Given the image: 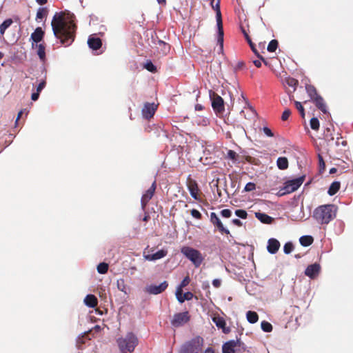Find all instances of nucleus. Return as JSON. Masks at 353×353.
Wrapping results in <instances>:
<instances>
[{
    "mask_svg": "<svg viewBox=\"0 0 353 353\" xmlns=\"http://www.w3.org/2000/svg\"><path fill=\"white\" fill-rule=\"evenodd\" d=\"M75 16L69 12L56 13L51 22L53 33L65 47L70 46L76 37Z\"/></svg>",
    "mask_w": 353,
    "mask_h": 353,
    "instance_id": "nucleus-1",
    "label": "nucleus"
},
{
    "mask_svg": "<svg viewBox=\"0 0 353 353\" xmlns=\"http://www.w3.org/2000/svg\"><path fill=\"white\" fill-rule=\"evenodd\" d=\"M337 207L333 204L322 205L313 212V218L320 224H328L336 217Z\"/></svg>",
    "mask_w": 353,
    "mask_h": 353,
    "instance_id": "nucleus-2",
    "label": "nucleus"
},
{
    "mask_svg": "<svg viewBox=\"0 0 353 353\" xmlns=\"http://www.w3.org/2000/svg\"><path fill=\"white\" fill-rule=\"evenodd\" d=\"M117 343L122 353L132 352L138 344V339L134 334L130 332L125 338L118 339Z\"/></svg>",
    "mask_w": 353,
    "mask_h": 353,
    "instance_id": "nucleus-3",
    "label": "nucleus"
},
{
    "mask_svg": "<svg viewBox=\"0 0 353 353\" xmlns=\"http://www.w3.org/2000/svg\"><path fill=\"white\" fill-rule=\"evenodd\" d=\"M223 353H252L250 349L239 339L230 340L222 346Z\"/></svg>",
    "mask_w": 353,
    "mask_h": 353,
    "instance_id": "nucleus-4",
    "label": "nucleus"
},
{
    "mask_svg": "<svg viewBox=\"0 0 353 353\" xmlns=\"http://www.w3.org/2000/svg\"><path fill=\"white\" fill-rule=\"evenodd\" d=\"M203 345V339L196 336L182 345L179 353H201Z\"/></svg>",
    "mask_w": 353,
    "mask_h": 353,
    "instance_id": "nucleus-5",
    "label": "nucleus"
},
{
    "mask_svg": "<svg viewBox=\"0 0 353 353\" xmlns=\"http://www.w3.org/2000/svg\"><path fill=\"white\" fill-rule=\"evenodd\" d=\"M305 176H302L285 181L283 184V186L276 193V195L279 196H282L296 191L303 184Z\"/></svg>",
    "mask_w": 353,
    "mask_h": 353,
    "instance_id": "nucleus-6",
    "label": "nucleus"
},
{
    "mask_svg": "<svg viewBox=\"0 0 353 353\" xmlns=\"http://www.w3.org/2000/svg\"><path fill=\"white\" fill-rule=\"evenodd\" d=\"M220 2L221 0H212L211 6L212 8L216 11V25L218 28V43H219L221 47L223 48V28L221 12L220 9Z\"/></svg>",
    "mask_w": 353,
    "mask_h": 353,
    "instance_id": "nucleus-7",
    "label": "nucleus"
},
{
    "mask_svg": "<svg viewBox=\"0 0 353 353\" xmlns=\"http://www.w3.org/2000/svg\"><path fill=\"white\" fill-rule=\"evenodd\" d=\"M181 252L187 259L192 261L196 268L199 267L203 261L201 253L192 248L184 246L181 248Z\"/></svg>",
    "mask_w": 353,
    "mask_h": 353,
    "instance_id": "nucleus-8",
    "label": "nucleus"
},
{
    "mask_svg": "<svg viewBox=\"0 0 353 353\" xmlns=\"http://www.w3.org/2000/svg\"><path fill=\"white\" fill-rule=\"evenodd\" d=\"M212 106L216 113H223L225 111L223 99L216 93L214 92L211 95Z\"/></svg>",
    "mask_w": 353,
    "mask_h": 353,
    "instance_id": "nucleus-9",
    "label": "nucleus"
},
{
    "mask_svg": "<svg viewBox=\"0 0 353 353\" xmlns=\"http://www.w3.org/2000/svg\"><path fill=\"white\" fill-rule=\"evenodd\" d=\"M190 320V316L188 312L176 313L174 315L173 319L171 321V324L174 327H179Z\"/></svg>",
    "mask_w": 353,
    "mask_h": 353,
    "instance_id": "nucleus-10",
    "label": "nucleus"
},
{
    "mask_svg": "<svg viewBox=\"0 0 353 353\" xmlns=\"http://www.w3.org/2000/svg\"><path fill=\"white\" fill-rule=\"evenodd\" d=\"M168 286V283L165 281L158 285L152 284L146 286L145 291L150 294H159L164 292Z\"/></svg>",
    "mask_w": 353,
    "mask_h": 353,
    "instance_id": "nucleus-11",
    "label": "nucleus"
},
{
    "mask_svg": "<svg viewBox=\"0 0 353 353\" xmlns=\"http://www.w3.org/2000/svg\"><path fill=\"white\" fill-rule=\"evenodd\" d=\"M156 181H154L150 188L143 194L141 197V206L142 208H145L146 205H148L150 200L154 196L155 190H156Z\"/></svg>",
    "mask_w": 353,
    "mask_h": 353,
    "instance_id": "nucleus-12",
    "label": "nucleus"
},
{
    "mask_svg": "<svg viewBox=\"0 0 353 353\" xmlns=\"http://www.w3.org/2000/svg\"><path fill=\"white\" fill-rule=\"evenodd\" d=\"M157 106L154 103H145L142 109V115L146 119L153 117Z\"/></svg>",
    "mask_w": 353,
    "mask_h": 353,
    "instance_id": "nucleus-13",
    "label": "nucleus"
},
{
    "mask_svg": "<svg viewBox=\"0 0 353 353\" xmlns=\"http://www.w3.org/2000/svg\"><path fill=\"white\" fill-rule=\"evenodd\" d=\"M188 189L190 195L196 200L199 199V189L198 184L194 179H191L190 176L187 179Z\"/></svg>",
    "mask_w": 353,
    "mask_h": 353,
    "instance_id": "nucleus-14",
    "label": "nucleus"
},
{
    "mask_svg": "<svg viewBox=\"0 0 353 353\" xmlns=\"http://www.w3.org/2000/svg\"><path fill=\"white\" fill-rule=\"evenodd\" d=\"M45 32L41 27L37 28L31 34L30 39L32 41V48H34V45L40 43L43 37Z\"/></svg>",
    "mask_w": 353,
    "mask_h": 353,
    "instance_id": "nucleus-15",
    "label": "nucleus"
},
{
    "mask_svg": "<svg viewBox=\"0 0 353 353\" xmlns=\"http://www.w3.org/2000/svg\"><path fill=\"white\" fill-rule=\"evenodd\" d=\"M212 321L218 328L222 330L223 333L228 334L230 332V328L226 326L225 321L222 316L215 315L212 317Z\"/></svg>",
    "mask_w": 353,
    "mask_h": 353,
    "instance_id": "nucleus-16",
    "label": "nucleus"
},
{
    "mask_svg": "<svg viewBox=\"0 0 353 353\" xmlns=\"http://www.w3.org/2000/svg\"><path fill=\"white\" fill-rule=\"evenodd\" d=\"M210 221L214 225H215L218 230L221 232L226 234H230V231L225 228L222 222L220 221L219 218L217 216L215 212H211L210 214Z\"/></svg>",
    "mask_w": 353,
    "mask_h": 353,
    "instance_id": "nucleus-17",
    "label": "nucleus"
},
{
    "mask_svg": "<svg viewBox=\"0 0 353 353\" xmlns=\"http://www.w3.org/2000/svg\"><path fill=\"white\" fill-rule=\"evenodd\" d=\"M321 270V266L318 263H314L307 267L305 274L311 279L315 278Z\"/></svg>",
    "mask_w": 353,
    "mask_h": 353,
    "instance_id": "nucleus-18",
    "label": "nucleus"
},
{
    "mask_svg": "<svg viewBox=\"0 0 353 353\" xmlns=\"http://www.w3.org/2000/svg\"><path fill=\"white\" fill-rule=\"evenodd\" d=\"M279 241L274 238L270 239L268 241L267 250L270 254H275L280 248Z\"/></svg>",
    "mask_w": 353,
    "mask_h": 353,
    "instance_id": "nucleus-19",
    "label": "nucleus"
},
{
    "mask_svg": "<svg viewBox=\"0 0 353 353\" xmlns=\"http://www.w3.org/2000/svg\"><path fill=\"white\" fill-rule=\"evenodd\" d=\"M312 102L315 104L316 107L320 110L323 113L327 114V106L324 101L323 98L321 96H318L312 100Z\"/></svg>",
    "mask_w": 353,
    "mask_h": 353,
    "instance_id": "nucleus-20",
    "label": "nucleus"
},
{
    "mask_svg": "<svg viewBox=\"0 0 353 353\" xmlns=\"http://www.w3.org/2000/svg\"><path fill=\"white\" fill-rule=\"evenodd\" d=\"M168 254L165 250H161L152 254L144 255V258L148 261H156L165 257Z\"/></svg>",
    "mask_w": 353,
    "mask_h": 353,
    "instance_id": "nucleus-21",
    "label": "nucleus"
},
{
    "mask_svg": "<svg viewBox=\"0 0 353 353\" xmlns=\"http://www.w3.org/2000/svg\"><path fill=\"white\" fill-rule=\"evenodd\" d=\"M89 47L94 50H99L102 46L101 39L99 37H89L88 40Z\"/></svg>",
    "mask_w": 353,
    "mask_h": 353,
    "instance_id": "nucleus-22",
    "label": "nucleus"
},
{
    "mask_svg": "<svg viewBox=\"0 0 353 353\" xmlns=\"http://www.w3.org/2000/svg\"><path fill=\"white\" fill-rule=\"evenodd\" d=\"M176 297L178 301L181 303H183L185 301L192 300L194 297V294L190 292H187L185 293H183V290L180 292V294H178V291H176Z\"/></svg>",
    "mask_w": 353,
    "mask_h": 353,
    "instance_id": "nucleus-23",
    "label": "nucleus"
},
{
    "mask_svg": "<svg viewBox=\"0 0 353 353\" xmlns=\"http://www.w3.org/2000/svg\"><path fill=\"white\" fill-rule=\"evenodd\" d=\"M255 216L263 223L271 224L274 221V219L272 217L265 213L256 212Z\"/></svg>",
    "mask_w": 353,
    "mask_h": 353,
    "instance_id": "nucleus-24",
    "label": "nucleus"
},
{
    "mask_svg": "<svg viewBox=\"0 0 353 353\" xmlns=\"http://www.w3.org/2000/svg\"><path fill=\"white\" fill-rule=\"evenodd\" d=\"M34 48L37 49V54L41 61L46 60V47L43 43L35 44Z\"/></svg>",
    "mask_w": 353,
    "mask_h": 353,
    "instance_id": "nucleus-25",
    "label": "nucleus"
},
{
    "mask_svg": "<svg viewBox=\"0 0 353 353\" xmlns=\"http://www.w3.org/2000/svg\"><path fill=\"white\" fill-rule=\"evenodd\" d=\"M84 302L86 305L90 307H94L98 304V300L97 297L93 294H88L85 296Z\"/></svg>",
    "mask_w": 353,
    "mask_h": 353,
    "instance_id": "nucleus-26",
    "label": "nucleus"
},
{
    "mask_svg": "<svg viewBox=\"0 0 353 353\" xmlns=\"http://www.w3.org/2000/svg\"><path fill=\"white\" fill-rule=\"evenodd\" d=\"M305 90L311 101L319 96V94L317 93L316 88L312 85H306Z\"/></svg>",
    "mask_w": 353,
    "mask_h": 353,
    "instance_id": "nucleus-27",
    "label": "nucleus"
},
{
    "mask_svg": "<svg viewBox=\"0 0 353 353\" xmlns=\"http://www.w3.org/2000/svg\"><path fill=\"white\" fill-rule=\"evenodd\" d=\"M276 165L280 170H286L288 168V160L286 157H279Z\"/></svg>",
    "mask_w": 353,
    "mask_h": 353,
    "instance_id": "nucleus-28",
    "label": "nucleus"
},
{
    "mask_svg": "<svg viewBox=\"0 0 353 353\" xmlns=\"http://www.w3.org/2000/svg\"><path fill=\"white\" fill-rule=\"evenodd\" d=\"M313 241H314L313 237L312 236H309V235L303 236L299 239V242H300L301 245L303 246H305V247L312 245Z\"/></svg>",
    "mask_w": 353,
    "mask_h": 353,
    "instance_id": "nucleus-29",
    "label": "nucleus"
},
{
    "mask_svg": "<svg viewBox=\"0 0 353 353\" xmlns=\"http://www.w3.org/2000/svg\"><path fill=\"white\" fill-rule=\"evenodd\" d=\"M339 189H340V182L334 181L333 183H331V185L328 189L327 193L330 196H333L339 190Z\"/></svg>",
    "mask_w": 353,
    "mask_h": 353,
    "instance_id": "nucleus-30",
    "label": "nucleus"
},
{
    "mask_svg": "<svg viewBox=\"0 0 353 353\" xmlns=\"http://www.w3.org/2000/svg\"><path fill=\"white\" fill-rule=\"evenodd\" d=\"M246 317L249 323H255L259 320V315L256 312L248 311L246 314Z\"/></svg>",
    "mask_w": 353,
    "mask_h": 353,
    "instance_id": "nucleus-31",
    "label": "nucleus"
},
{
    "mask_svg": "<svg viewBox=\"0 0 353 353\" xmlns=\"http://www.w3.org/2000/svg\"><path fill=\"white\" fill-rule=\"evenodd\" d=\"M12 22L11 19H8L0 25V34L1 35L4 34L6 30L11 26Z\"/></svg>",
    "mask_w": 353,
    "mask_h": 353,
    "instance_id": "nucleus-32",
    "label": "nucleus"
},
{
    "mask_svg": "<svg viewBox=\"0 0 353 353\" xmlns=\"http://www.w3.org/2000/svg\"><path fill=\"white\" fill-rule=\"evenodd\" d=\"M48 11L46 8H39L37 12L36 19H42L44 17H46L48 15Z\"/></svg>",
    "mask_w": 353,
    "mask_h": 353,
    "instance_id": "nucleus-33",
    "label": "nucleus"
},
{
    "mask_svg": "<svg viewBox=\"0 0 353 353\" xmlns=\"http://www.w3.org/2000/svg\"><path fill=\"white\" fill-rule=\"evenodd\" d=\"M190 282V279L189 276H186L183 281L181 282L180 285L177 287L176 290L178 291V294H180V292L183 290V288L186 287Z\"/></svg>",
    "mask_w": 353,
    "mask_h": 353,
    "instance_id": "nucleus-34",
    "label": "nucleus"
},
{
    "mask_svg": "<svg viewBox=\"0 0 353 353\" xmlns=\"http://www.w3.org/2000/svg\"><path fill=\"white\" fill-rule=\"evenodd\" d=\"M117 288L123 292L125 294H127V286L125 285V280L123 279H119L117 281Z\"/></svg>",
    "mask_w": 353,
    "mask_h": 353,
    "instance_id": "nucleus-35",
    "label": "nucleus"
},
{
    "mask_svg": "<svg viewBox=\"0 0 353 353\" xmlns=\"http://www.w3.org/2000/svg\"><path fill=\"white\" fill-rule=\"evenodd\" d=\"M108 264L106 263H100L98 265H97V272L99 273V274H105L107 273L108 270Z\"/></svg>",
    "mask_w": 353,
    "mask_h": 353,
    "instance_id": "nucleus-36",
    "label": "nucleus"
},
{
    "mask_svg": "<svg viewBox=\"0 0 353 353\" xmlns=\"http://www.w3.org/2000/svg\"><path fill=\"white\" fill-rule=\"evenodd\" d=\"M278 45H279L278 41L276 39H273L269 43L267 50L270 52H274L276 51V50L278 47Z\"/></svg>",
    "mask_w": 353,
    "mask_h": 353,
    "instance_id": "nucleus-37",
    "label": "nucleus"
},
{
    "mask_svg": "<svg viewBox=\"0 0 353 353\" xmlns=\"http://www.w3.org/2000/svg\"><path fill=\"white\" fill-rule=\"evenodd\" d=\"M285 83L289 85L290 87L294 88V90H296V86L299 84V81L297 79L292 78V77H288L285 79Z\"/></svg>",
    "mask_w": 353,
    "mask_h": 353,
    "instance_id": "nucleus-38",
    "label": "nucleus"
},
{
    "mask_svg": "<svg viewBox=\"0 0 353 353\" xmlns=\"http://www.w3.org/2000/svg\"><path fill=\"white\" fill-rule=\"evenodd\" d=\"M261 327L263 331L265 332H270L272 330V325L268 321H263L261 323Z\"/></svg>",
    "mask_w": 353,
    "mask_h": 353,
    "instance_id": "nucleus-39",
    "label": "nucleus"
},
{
    "mask_svg": "<svg viewBox=\"0 0 353 353\" xmlns=\"http://www.w3.org/2000/svg\"><path fill=\"white\" fill-rule=\"evenodd\" d=\"M310 127L314 130H318L319 129V121L317 118L314 117L312 118L310 120Z\"/></svg>",
    "mask_w": 353,
    "mask_h": 353,
    "instance_id": "nucleus-40",
    "label": "nucleus"
},
{
    "mask_svg": "<svg viewBox=\"0 0 353 353\" xmlns=\"http://www.w3.org/2000/svg\"><path fill=\"white\" fill-rule=\"evenodd\" d=\"M239 154L236 152L232 150H229L227 153V158L232 160L233 162H236L238 160Z\"/></svg>",
    "mask_w": 353,
    "mask_h": 353,
    "instance_id": "nucleus-41",
    "label": "nucleus"
},
{
    "mask_svg": "<svg viewBox=\"0 0 353 353\" xmlns=\"http://www.w3.org/2000/svg\"><path fill=\"white\" fill-rule=\"evenodd\" d=\"M294 105H295L296 108L299 112L301 117L304 118L305 117V109H304L302 103L301 102H299V101H294Z\"/></svg>",
    "mask_w": 353,
    "mask_h": 353,
    "instance_id": "nucleus-42",
    "label": "nucleus"
},
{
    "mask_svg": "<svg viewBox=\"0 0 353 353\" xmlns=\"http://www.w3.org/2000/svg\"><path fill=\"white\" fill-rule=\"evenodd\" d=\"M293 249L294 245L291 242H288L284 245L283 251L286 254H290L293 250Z\"/></svg>",
    "mask_w": 353,
    "mask_h": 353,
    "instance_id": "nucleus-43",
    "label": "nucleus"
},
{
    "mask_svg": "<svg viewBox=\"0 0 353 353\" xmlns=\"http://www.w3.org/2000/svg\"><path fill=\"white\" fill-rule=\"evenodd\" d=\"M318 159H319V172H322L323 171L325 170V163L323 157L319 154H318Z\"/></svg>",
    "mask_w": 353,
    "mask_h": 353,
    "instance_id": "nucleus-44",
    "label": "nucleus"
},
{
    "mask_svg": "<svg viewBox=\"0 0 353 353\" xmlns=\"http://www.w3.org/2000/svg\"><path fill=\"white\" fill-rule=\"evenodd\" d=\"M144 67L150 72H155L157 71L156 66L150 61H147Z\"/></svg>",
    "mask_w": 353,
    "mask_h": 353,
    "instance_id": "nucleus-45",
    "label": "nucleus"
},
{
    "mask_svg": "<svg viewBox=\"0 0 353 353\" xmlns=\"http://www.w3.org/2000/svg\"><path fill=\"white\" fill-rule=\"evenodd\" d=\"M252 52L255 54V55L259 58L261 60L263 61V62L264 63V64L265 65H268V62L267 61L263 58V57H262L259 51L256 50V47H255V45L252 46V47H250Z\"/></svg>",
    "mask_w": 353,
    "mask_h": 353,
    "instance_id": "nucleus-46",
    "label": "nucleus"
},
{
    "mask_svg": "<svg viewBox=\"0 0 353 353\" xmlns=\"http://www.w3.org/2000/svg\"><path fill=\"white\" fill-rule=\"evenodd\" d=\"M235 214L241 219H246L248 216V213L244 210H236L235 211Z\"/></svg>",
    "mask_w": 353,
    "mask_h": 353,
    "instance_id": "nucleus-47",
    "label": "nucleus"
},
{
    "mask_svg": "<svg viewBox=\"0 0 353 353\" xmlns=\"http://www.w3.org/2000/svg\"><path fill=\"white\" fill-rule=\"evenodd\" d=\"M255 188L256 185L254 183L249 182L245 185L244 190L246 192H250L255 190Z\"/></svg>",
    "mask_w": 353,
    "mask_h": 353,
    "instance_id": "nucleus-48",
    "label": "nucleus"
},
{
    "mask_svg": "<svg viewBox=\"0 0 353 353\" xmlns=\"http://www.w3.org/2000/svg\"><path fill=\"white\" fill-rule=\"evenodd\" d=\"M291 114V110L290 109H286L282 114L281 119L283 121H287Z\"/></svg>",
    "mask_w": 353,
    "mask_h": 353,
    "instance_id": "nucleus-49",
    "label": "nucleus"
},
{
    "mask_svg": "<svg viewBox=\"0 0 353 353\" xmlns=\"http://www.w3.org/2000/svg\"><path fill=\"white\" fill-rule=\"evenodd\" d=\"M347 144V141L343 140L342 137H338L335 141V145L336 146H339L340 145H342L343 146H346Z\"/></svg>",
    "mask_w": 353,
    "mask_h": 353,
    "instance_id": "nucleus-50",
    "label": "nucleus"
},
{
    "mask_svg": "<svg viewBox=\"0 0 353 353\" xmlns=\"http://www.w3.org/2000/svg\"><path fill=\"white\" fill-rule=\"evenodd\" d=\"M221 214L223 217L229 218L232 215V212L229 209H224L221 211Z\"/></svg>",
    "mask_w": 353,
    "mask_h": 353,
    "instance_id": "nucleus-51",
    "label": "nucleus"
},
{
    "mask_svg": "<svg viewBox=\"0 0 353 353\" xmlns=\"http://www.w3.org/2000/svg\"><path fill=\"white\" fill-rule=\"evenodd\" d=\"M190 213H191V215L197 219H201V214L196 209H192L191 211H190Z\"/></svg>",
    "mask_w": 353,
    "mask_h": 353,
    "instance_id": "nucleus-52",
    "label": "nucleus"
},
{
    "mask_svg": "<svg viewBox=\"0 0 353 353\" xmlns=\"http://www.w3.org/2000/svg\"><path fill=\"white\" fill-rule=\"evenodd\" d=\"M263 132H264V134L269 137H272L274 136V134L273 132H272V130L268 128V127H263Z\"/></svg>",
    "mask_w": 353,
    "mask_h": 353,
    "instance_id": "nucleus-53",
    "label": "nucleus"
},
{
    "mask_svg": "<svg viewBox=\"0 0 353 353\" xmlns=\"http://www.w3.org/2000/svg\"><path fill=\"white\" fill-rule=\"evenodd\" d=\"M46 81L43 80L41 82H40V83L38 85L37 88V91L38 92H41V90L45 88L46 86Z\"/></svg>",
    "mask_w": 353,
    "mask_h": 353,
    "instance_id": "nucleus-54",
    "label": "nucleus"
},
{
    "mask_svg": "<svg viewBox=\"0 0 353 353\" xmlns=\"http://www.w3.org/2000/svg\"><path fill=\"white\" fill-rule=\"evenodd\" d=\"M240 26V29H241V30L242 33L243 34V35H244L245 38H248V36H249V34H248V30L245 29V28L244 25H243V24H242V23H240V26Z\"/></svg>",
    "mask_w": 353,
    "mask_h": 353,
    "instance_id": "nucleus-55",
    "label": "nucleus"
},
{
    "mask_svg": "<svg viewBox=\"0 0 353 353\" xmlns=\"http://www.w3.org/2000/svg\"><path fill=\"white\" fill-rule=\"evenodd\" d=\"M212 285L214 287L219 288L221 285V281L220 279H215L212 281Z\"/></svg>",
    "mask_w": 353,
    "mask_h": 353,
    "instance_id": "nucleus-56",
    "label": "nucleus"
},
{
    "mask_svg": "<svg viewBox=\"0 0 353 353\" xmlns=\"http://www.w3.org/2000/svg\"><path fill=\"white\" fill-rule=\"evenodd\" d=\"M245 66V63L243 62V61H239L237 63L236 67H235V69L236 70H241L242 68H243Z\"/></svg>",
    "mask_w": 353,
    "mask_h": 353,
    "instance_id": "nucleus-57",
    "label": "nucleus"
},
{
    "mask_svg": "<svg viewBox=\"0 0 353 353\" xmlns=\"http://www.w3.org/2000/svg\"><path fill=\"white\" fill-rule=\"evenodd\" d=\"M39 94L40 93L38 92L37 91L36 92L32 93L31 96V99L32 101H37L39 99Z\"/></svg>",
    "mask_w": 353,
    "mask_h": 353,
    "instance_id": "nucleus-58",
    "label": "nucleus"
},
{
    "mask_svg": "<svg viewBox=\"0 0 353 353\" xmlns=\"http://www.w3.org/2000/svg\"><path fill=\"white\" fill-rule=\"evenodd\" d=\"M232 223L235 225H237L239 227L242 225L241 221L238 219H234L232 221Z\"/></svg>",
    "mask_w": 353,
    "mask_h": 353,
    "instance_id": "nucleus-59",
    "label": "nucleus"
},
{
    "mask_svg": "<svg viewBox=\"0 0 353 353\" xmlns=\"http://www.w3.org/2000/svg\"><path fill=\"white\" fill-rule=\"evenodd\" d=\"M261 60L259 59V60H254L253 61V63L256 68H261Z\"/></svg>",
    "mask_w": 353,
    "mask_h": 353,
    "instance_id": "nucleus-60",
    "label": "nucleus"
},
{
    "mask_svg": "<svg viewBox=\"0 0 353 353\" xmlns=\"http://www.w3.org/2000/svg\"><path fill=\"white\" fill-rule=\"evenodd\" d=\"M203 106L201 104H196L195 105V110L196 111H201L203 110Z\"/></svg>",
    "mask_w": 353,
    "mask_h": 353,
    "instance_id": "nucleus-61",
    "label": "nucleus"
},
{
    "mask_svg": "<svg viewBox=\"0 0 353 353\" xmlns=\"http://www.w3.org/2000/svg\"><path fill=\"white\" fill-rule=\"evenodd\" d=\"M247 41V42L248 43L250 47H252V46L254 45V43L252 41L250 36H248V38H245Z\"/></svg>",
    "mask_w": 353,
    "mask_h": 353,
    "instance_id": "nucleus-62",
    "label": "nucleus"
},
{
    "mask_svg": "<svg viewBox=\"0 0 353 353\" xmlns=\"http://www.w3.org/2000/svg\"><path fill=\"white\" fill-rule=\"evenodd\" d=\"M247 41V42L248 43L250 47H252V46L254 45V43L252 41L250 36H248V38H245Z\"/></svg>",
    "mask_w": 353,
    "mask_h": 353,
    "instance_id": "nucleus-63",
    "label": "nucleus"
},
{
    "mask_svg": "<svg viewBox=\"0 0 353 353\" xmlns=\"http://www.w3.org/2000/svg\"><path fill=\"white\" fill-rule=\"evenodd\" d=\"M204 353H214V350H213V348H212V347H208V348L205 350Z\"/></svg>",
    "mask_w": 353,
    "mask_h": 353,
    "instance_id": "nucleus-64",
    "label": "nucleus"
}]
</instances>
